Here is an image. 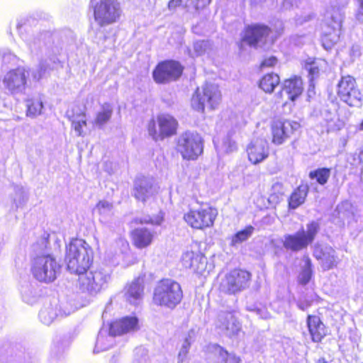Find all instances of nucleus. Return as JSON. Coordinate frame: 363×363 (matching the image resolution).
<instances>
[{
    "instance_id": "13",
    "label": "nucleus",
    "mask_w": 363,
    "mask_h": 363,
    "mask_svg": "<svg viewBox=\"0 0 363 363\" xmlns=\"http://www.w3.org/2000/svg\"><path fill=\"white\" fill-rule=\"evenodd\" d=\"M178 123L169 114H160L157 118V122L152 120L148 123L149 135L155 140H162L176 133Z\"/></svg>"
},
{
    "instance_id": "22",
    "label": "nucleus",
    "mask_w": 363,
    "mask_h": 363,
    "mask_svg": "<svg viewBox=\"0 0 363 363\" xmlns=\"http://www.w3.org/2000/svg\"><path fill=\"white\" fill-rule=\"evenodd\" d=\"M247 152L249 160L252 164H258L269 155L267 143L262 138L253 139L247 145Z\"/></svg>"
},
{
    "instance_id": "47",
    "label": "nucleus",
    "mask_w": 363,
    "mask_h": 363,
    "mask_svg": "<svg viewBox=\"0 0 363 363\" xmlns=\"http://www.w3.org/2000/svg\"><path fill=\"white\" fill-rule=\"evenodd\" d=\"M196 333L197 332L195 329H191L185 337L182 347L189 351L191 343L195 340Z\"/></svg>"
},
{
    "instance_id": "32",
    "label": "nucleus",
    "mask_w": 363,
    "mask_h": 363,
    "mask_svg": "<svg viewBox=\"0 0 363 363\" xmlns=\"http://www.w3.org/2000/svg\"><path fill=\"white\" fill-rule=\"evenodd\" d=\"M115 336V334H111V333H110V330H108V333L105 329L101 330L96 339L94 352L95 353H99L111 348L114 345Z\"/></svg>"
},
{
    "instance_id": "30",
    "label": "nucleus",
    "mask_w": 363,
    "mask_h": 363,
    "mask_svg": "<svg viewBox=\"0 0 363 363\" xmlns=\"http://www.w3.org/2000/svg\"><path fill=\"white\" fill-rule=\"evenodd\" d=\"M143 282L142 279L138 278L126 288L125 297L130 303L136 305L141 300L143 294Z\"/></svg>"
},
{
    "instance_id": "31",
    "label": "nucleus",
    "mask_w": 363,
    "mask_h": 363,
    "mask_svg": "<svg viewBox=\"0 0 363 363\" xmlns=\"http://www.w3.org/2000/svg\"><path fill=\"white\" fill-rule=\"evenodd\" d=\"M321 115L325 122L328 131L339 130L344 127V122L340 119L335 109L330 110L325 108L321 112Z\"/></svg>"
},
{
    "instance_id": "5",
    "label": "nucleus",
    "mask_w": 363,
    "mask_h": 363,
    "mask_svg": "<svg viewBox=\"0 0 363 363\" xmlns=\"http://www.w3.org/2000/svg\"><path fill=\"white\" fill-rule=\"evenodd\" d=\"M344 18L345 13L340 8H333L327 11L321 37L322 45L325 50H330L339 40Z\"/></svg>"
},
{
    "instance_id": "56",
    "label": "nucleus",
    "mask_w": 363,
    "mask_h": 363,
    "mask_svg": "<svg viewBox=\"0 0 363 363\" xmlns=\"http://www.w3.org/2000/svg\"><path fill=\"white\" fill-rule=\"evenodd\" d=\"M45 73V69L43 68V65H41L35 73L33 74V77L36 80L40 79Z\"/></svg>"
},
{
    "instance_id": "9",
    "label": "nucleus",
    "mask_w": 363,
    "mask_h": 363,
    "mask_svg": "<svg viewBox=\"0 0 363 363\" xmlns=\"http://www.w3.org/2000/svg\"><path fill=\"white\" fill-rule=\"evenodd\" d=\"M177 148L183 159L194 160L203 152V140L199 133L186 131L178 137Z\"/></svg>"
},
{
    "instance_id": "1",
    "label": "nucleus",
    "mask_w": 363,
    "mask_h": 363,
    "mask_svg": "<svg viewBox=\"0 0 363 363\" xmlns=\"http://www.w3.org/2000/svg\"><path fill=\"white\" fill-rule=\"evenodd\" d=\"M48 240L45 238H41L33 245L35 256L31 262L30 272L33 277L40 282L50 283L53 281L57 274L60 272V265L55 259L46 250Z\"/></svg>"
},
{
    "instance_id": "2",
    "label": "nucleus",
    "mask_w": 363,
    "mask_h": 363,
    "mask_svg": "<svg viewBox=\"0 0 363 363\" xmlns=\"http://www.w3.org/2000/svg\"><path fill=\"white\" fill-rule=\"evenodd\" d=\"M92 260V249L84 240H72L67 246L65 262L71 273L79 275L85 272Z\"/></svg>"
},
{
    "instance_id": "46",
    "label": "nucleus",
    "mask_w": 363,
    "mask_h": 363,
    "mask_svg": "<svg viewBox=\"0 0 363 363\" xmlns=\"http://www.w3.org/2000/svg\"><path fill=\"white\" fill-rule=\"evenodd\" d=\"M163 220V214L162 212L154 217L145 216L142 218H135L136 223H151L153 225H160Z\"/></svg>"
},
{
    "instance_id": "11",
    "label": "nucleus",
    "mask_w": 363,
    "mask_h": 363,
    "mask_svg": "<svg viewBox=\"0 0 363 363\" xmlns=\"http://www.w3.org/2000/svg\"><path fill=\"white\" fill-rule=\"evenodd\" d=\"M28 72L23 67H17L6 72L1 78L3 88L11 95L24 94L27 86Z\"/></svg>"
},
{
    "instance_id": "51",
    "label": "nucleus",
    "mask_w": 363,
    "mask_h": 363,
    "mask_svg": "<svg viewBox=\"0 0 363 363\" xmlns=\"http://www.w3.org/2000/svg\"><path fill=\"white\" fill-rule=\"evenodd\" d=\"M277 62V57H274V56H270L269 57H267L265 58L262 64H261V67L264 68V67H273L274 66Z\"/></svg>"
},
{
    "instance_id": "36",
    "label": "nucleus",
    "mask_w": 363,
    "mask_h": 363,
    "mask_svg": "<svg viewBox=\"0 0 363 363\" xmlns=\"http://www.w3.org/2000/svg\"><path fill=\"white\" fill-rule=\"evenodd\" d=\"M254 230V227L248 225L245 229L238 231L230 238V245L236 247L242 242L247 240L253 234Z\"/></svg>"
},
{
    "instance_id": "57",
    "label": "nucleus",
    "mask_w": 363,
    "mask_h": 363,
    "mask_svg": "<svg viewBox=\"0 0 363 363\" xmlns=\"http://www.w3.org/2000/svg\"><path fill=\"white\" fill-rule=\"evenodd\" d=\"M350 206V203L348 202L342 203L341 205L337 206V211H338V213H342V216L345 217L346 214L342 212L343 209H346Z\"/></svg>"
},
{
    "instance_id": "4",
    "label": "nucleus",
    "mask_w": 363,
    "mask_h": 363,
    "mask_svg": "<svg viewBox=\"0 0 363 363\" xmlns=\"http://www.w3.org/2000/svg\"><path fill=\"white\" fill-rule=\"evenodd\" d=\"M183 297L182 291L179 283L166 279L160 281L154 291L153 301L155 304L168 308H174Z\"/></svg>"
},
{
    "instance_id": "53",
    "label": "nucleus",
    "mask_w": 363,
    "mask_h": 363,
    "mask_svg": "<svg viewBox=\"0 0 363 363\" xmlns=\"http://www.w3.org/2000/svg\"><path fill=\"white\" fill-rule=\"evenodd\" d=\"M359 8L356 12V19L359 22H363V0H357Z\"/></svg>"
},
{
    "instance_id": "25",
    "label": "nucleus",
    "mask_w": 363,
    "mask_h": 363,
    "mask_svg": "<svg viewBox=\"0 0 363 363\" xmlns=\"http://www.w3.org/2000/svg\"><path fill=\"white\" fill-rule=\"evenodd\" d=\"M303 91V83L301 78L295 77L294 78L287 79L284 82L280 95L281 97H286V99L294 101Z\"/></svg>"
},
{
    "instance_id": "17",
    "label": "nucleus",
    "mask_w": 363,
    "mask_h": 363,
    "mask_svg": "<svg viewBox=\"0 0 363 363\" xmlns=\"http://www.w3.org/2000/svg\"><path fill=\"white\" fill-rule=\"evenodd\" d=\"M182 73L181 65L173 60L158 64L153 71V78L157 83H167L177 79Z\"/></svg>"
},
{
    "instance_id": "44",
    "label": "nucleus",
    "mask_w": 363,
    "mask_h": 363,
    "mask_svg": "<svg viewBox=\"0 0 363 363\" xmlns=\"http://www.w3.org/2000/svg\"><path fill=\"white\" fill-rule=\"evenodd\" d=\"M312 276V264L311 259L307 257L305 260V264L302 271L298 275V282L301 284L306 285L311 280Z\"/></svg>"
},
{
    "instance_id": "52",
    "label": "nucleus",
    "mask_w": 363,
    "mask_h": 363,
    "mask_svg": "<svg viewBox=\"0 0 363 363\" xmlns=\"http://www.w3.org/2000/svg\"><path fill=\"white\" fill-rule=\"evenodd\" d=\"M303 0H284L283 7L285 9H290L294 6L298 7V4H301Z\"/></svg>"
},
{
    "instance_id": "55",
    "label": "nucleus",
    "mask_w": 363,
    "mask_h": 363,
    "mask_svg": "<svg viewBox=\"0 0 363 363\" xmlns=\"http://www.w3.org/2000/svg\"><path fill=\"white\" fill-rule=\"evenodd\" d=\"M188 353V350L181 347L178 354V363H183L186 360Z\"/></svg>"
},
{
    "instance_id": "29",
    "label": "nucleus",
    "mask_w": 363,
    "mask_h": 363,
    "mask_svg": "<svg viewBox=\"0 0 363 363\" xmlns=\"http://www.w3.org/2000/svg\"><path fill=\"white\" fill-rule=\"evenodd\" d=\"M94 211L99 215L100 221L107 225L113 221L114 211L113 204L107 201H100L96 204Z\"/></svg>"
},
{
    "instance_id": "33",
    "label": "nucleus",
    "mask_w": 363,
    "mask_h": 363,
    "mask_svg": "<svg viewBox=\"0 0 363 363\" xmlns=\"http://www.w3.org/2000/svg\"><path fill=\"white\" fill-rule=\"evenodd\" d=\"M26 115L30 118H35L43 113V103L40 96L29 98L26 100Z\"/></svg>"
},
{
    "instance_id": "18",
    "label": "nucleus",
    "mask_w": 363,
    "mask_h": 363,
    "mask_svg": "<svg viewBox=\"0 0 363 363\" xmlns=\"http://www.w3.org/2000/svg\"><path fill=\"white\" fill-rule=\"evenodd\" d=\"M313 256L319 261L323 271H328L336 267L340 261L335 249L325 243L315 245Z\"/></svg>"
},
{
    "instance_id": "54",
    "label": "nucleus",
    "mask_w": 363,
    "mask_h": 363,
    "mask_svg": "<svg viewBox=\"0 0 363 363\" xmlns=\"http://www.w3.org/2000/svg\"><path fill=\"white\" fill-rule=\"evenodd\" d=\"M179 6H182L185 8V1L183 0H171L168 4L169 9H174Z\"/></svg>"
},
{
    "instance_id": "60",
    "label": "nucleus",
    "mask_w": 363,
    "mask_h": 363,
    "mask_svg": "<svg viewBox=\"0 0 363 363\" xmlns=\"http://www.w3.org/2000/svg\"><path fill=\"white\" fill-rule=\"evenodd\" d=\"M50 363H57V359H55V357H51Z\"/></svg>"
},
{
    "instance_id": "39",
    "label": "nucleus",
    "mask_w": 363,
    "mask_h": 363,
    "mask_svg": "<svg viewBox=\"0 0 363 363\" xmlns=\"http://www.w3.org/2000/svg\"><path fill=\"white\" fill-rule=\"evenodd\" d=\"M20 292L23 301L28 304H33L36 300V292L29 282H24L21 285Z\"/></svg>"
},
{
    "instance_id": "58",
    "label": "nucleus",
    "mask_w": 363,
    "mask_h": 363,
    "mask_svg": "<svg viewBox=\"0 0 363 363\" xmlns=\"http://www.w3.org/2000/svg\"><path fill=\"white\" fill-rule=\"evenodd\" d=\"M310 305H311V303L308 301H298L297 303L298 307L302 311L306 310L310 306Z\"/></svg>"
},
{
    "instance_id": "15",
    "label": "nucleus",
    "mask_w": 363,
    "mask_h": 363,
    "mask_svg": "<svg viewBox=\"0 0 363 363\" xmlns=\"http://www.w3.org/2000/svg\"><path fill=\"white\" fill-rule=\"evenodd\" d=\"M337 94L340 99L350 106H357L361 100V93L356 87L354 77H342L337 85Z\"/></svg>"
},
{
    "instance_id": "35",
    "label": "nucleus",
    "mask_w": 363,
    "mask_h": 363,
    "mask_svg": "<svg viewBox=\"0 0 363 363\" xmlns=\"http://www.w3.org/2000/svg\"><path fill=\"white\" fill-rule=\"evenodd\" d=\"M279 77L274 73L264 75L259 82V87L266 93H272L279 84Z\"/></svg>"
},
{
    "instance_id": "50",
    "label": "nucleus",
    "mask_w": 363,
    "mask_h": 363,
    "mask_svg": "<svg viewBox=\"0 0 363 363\" xmlns=\"http://www.w3.org/2000/svg\"><path fill=\"white\" fill-rule=\"evenodd\" d=\"M362 55L361 47L359 45H353L350 49V55L352 60L359 57Z\"/></svg>"
},
{
    "instance_id": "45",
    "label": "nucleus",
    "mask_w": 363,
    "mask_h": 363,
    "mask_svg": "<svg viewBox=\"0 0 363 363\" xmlns=\"http://www.w3.org/2000/svg\"><path fill=\"white\" fill-rule=\"evenodd\" d=\"M195 56H201L206 53L211 48V43L208 40H199L194 43Z\"/></svg>"
},
{
    "instance_id": "34",
    "label": "nucleus",
    "mask_w": 363,
    "mask_h": 363,
    "mask_svg": "<svg viewBox=\"0 0 363 363\" xmlns=\"http://www.w3.org/2000/svg\"><path fill=\"white\" fill-rule=\"evenodd\" d=\"M308 194V186L306 185L299 186L290 196L289 201V208L295 209L301 205L306 199Z\"/></svg>"
},
{
    "instance_id": "40",
    "label": "nucleus",
    "mask_w": 363,
    "mask_h": 363,
    "mask_svg": "<svg viewBox=\"0 0 363 363\" xmlns=\"http://www.w3.org/2000/svg\"><path fill=\"white\" fill-rule=\"evenodd\" d=\"M72 128L74 129L77 136H84V128L86 126V116L84 113L77 116H73L71 118Z\"/></svg>"
},
{
    "instance_id": "49",
    "label": "nucleus",
    "mask_w": 363,
    "mask_h": 363,
    "mask_svg": "<svg viewBox=\"0 0 363 363\" xmlns=\"http://www.w3.org/2000/svg\"><path fill=\"white\" fill-rule=\"evenodd\" d=\"M272 33H270V39L273 41L279 35H281L284 30V25L281 21H277L274 23V28L272 29Z\"/></svg>"
},
{
    "instance_id": "26",
    "label": "nucleus",
    "mask_w": 363,
    "mask_h": 363,
    "mask_svg": "<svg viewBox=\"0 0 363 363\" xmlns=\"http://www.w3.org/2000/svg\"><path fill=\"white\" fill-rule=\"evenodd\" d=\"M307 325L313 342H319L326 335L325 326L318 316L308 315Z\"/></svg>"
},
{
    "instance_id": "43",
    "label": "nucleus",
    "mask_w": 363,
    "mask_h": 363,
    "mask_svg": "<svg viewBox=\"0 0 363 363\" xmlns=\"http://www.w3.org/2000/svg\"><path fill=\"white\" fill-rule=\"evenodd\" d=\"M28 195L22 186H16L13 195V201L16 208H21L27 201Z\"/></svg>"
},
{
    "instance_id": "19",
    "label": "nucleus",
    "mask_w": 363,
    "mask_h": 363,
    "mask_svg": "<svg viewBox=\"0 0 363 363\" xmlns=\"http://www.w3.org/2000/svg\"><path fill=\"white\" fill-rule=\"evenodd\" d=\"M300 127L298 123L291 121H277L272 125V142L276 145L282 144L295 130Z\"/></svg>"
},
{
    "instance_id": "37",
    "label": "nucleus",
    "mask_w": 363,
    "mask_h": 363,
    "mask_svg": "<svg viewBox=\"0 0 363 363\" xmlns=\"http://www.w3.org/2000/svg\"><path fill=\"white\" fill-rule=\"evenodd\" d=\"M113 113V108L109 104L102 105L101 110L97 112L94 123L101 126L106 123L111 118Z\"/></svg>"
},
{
    "instance_id": "20",
    "label": "nucleus",
    "mask_w": 363,
    "mask_h": 363,
    "mask_svg": "<svg viewBox=\"0 0 363 363\" xmlns=\"http://www.w3.org/2000/svg\"><path fill=\"white\" fill-rule=\"evenodd\" d=\"M157 193L153 179L149 177H138L134 182L133 195L138 201L145 202Z\"/></svg>"
},
{
    "instance_id": "48",
    "label": "nucleus",
    "mask_w": 363,
    "mask_h": 363,
    "mask_svg": "<svg viewBox=\"0 0 363 363\" xmlns=\"http://www.w3.org/2000/svg\"><path fill=\"white\" fill-rule=\"evenodd\" d=\"M314 17L313 13L310 9L303 11L301 15H298L295 19L296 24L302 25L303 23L309 21Z\"/></svg>"
},
{
    "instance_id": "7",
    "label": "nucleus",
    "mask_w": 363,
    "mask_h": 363,
    "mask_svg": "<svg viewBox=\"0 0 363 363\" xmlns=\"http://www.w3.org/2000/svg\"><path fill=\"white\" fill-rule=\"evenodd\" d=\"M319 230V224L312 221L307 224L306 230L301 228L294 234L284 236L283 245L285 249L293 252H298L306 248L315 239Z\"/></svg>"
},
{
    "instance_id": "23",
    "label": "nucleus",
    "mask_w": 363,
    "mask_h": 363,
    "mask_svg": "<svg viewBox=\"0 0 363 363\" xmlns=\"http://www.w3.org/2000/svg\"><path fill=\"white\" fill-rule=\"evenodd\" d=\"M74 311L73 308L69 310L57 309V303H51L45 304L40 311L39 319L45 325H50L57 317H65Z\"/></svg>"
},
{
    "instance_id": "63",
    "label": "nucleus",
    "mask_w": 363,
    "mask_h": 363,
    "mask_svg": "<svg viewBox=\"0 0 363 363\" xmlns=\"http://www.w3.org/2000/svg\"><path fill=\"white\" fill-rule=\"evenodd\" d=\"M313 82H311V86H314V84H312Z\"/></svg>"
},
{
    "instance_id": "28",
    "label": "nucleus",
    "mask_w": 363,
    "mask_h": 363,
    "mask_svg": "<svg viewBox=\"0 0 363 363\" xmlns=\"http://www.w3.org/2000/svg\"><path fill=\"white\" fill-rule=\"evenodd\" d=\"M133 245L140 249L149 246L153 240L154 233L146 228H137L131 233Z\"/></svg>"
},
{
    "instance_id": "62",
    "label": "nucleus",
    "mask_w": 363,
    "mask_h": 363,
    "mask_svg": "<svg viewBox=\"0 0 363 363\" xmlns=\"http://www.w3.org/2000/svg\"><path fill=\"white\" fill-rule=\"evenodd\" d=\"M359 129H360V130H363V121H362V123H360Z\"/></svg>"
},
{
    "instance_id": "3",
    "label": "nucleus",
    "mask_w": 363,
    "mask_h": 363,
    "mask_svg": "<svg viewBox=\"0 0 363 363\" xmlns=\"http://www.w3.org/2000/svg\"><path fill=\"white\" fill-rule=\"evenodd\" d=\"M96 23L101 27L117 23L123 11L118 0H90Z\"/></svg>"
},
{
    "instance_id": "21",
    "label": "nucleus",
    "mask_w": 363,
    "mask_h": 363,
    "mask_svg": "<svg viewBox=\"0 0 363 363\" xmlns=\"http://www.w3.org/2000/svg\"><path fill=\"white\" fill-rule=\"evenodd\" d=\"M184 267L191 269L193 272L202 274L206 269V257L199 252L187 250L184 252L181 258Z\"/></svg>"
},
{
    "instance_id": "10",
    "label": "nucleus",
    "mask_w": 363,
    "mask_h": 363,
    "mask_svg": "<svg viewBox=\"0 0 363 363\" xmlns=\"http://www.w3.org/2000/svg\"><path fill=\"white\" fill-rule=\"evenodd\" d=\"M218 215L216 208L207 205L191 207L184 215V220L192 228L203 230L213 226Z\"/></svg>"
},
{
    "instance_id": "42",
    "label": "nucleus",
    "mask_w": 363,
    "mask_h": 363,
    "mask_svg": "<svg viewBox=\"0 0 363 363\" xmlns=\"http://www.w3.org/2000/svg\"><path fill=\"white\" fill-rule=\"evenodd\" d=\"M322 62L320 60H312L311 59L306 62L304 67L308 73L310 82H312L318 77L320 66Z\"/></svg>"
},
{
    "instance_id": "6",
    "label": "nucleus",
    "mask_w": 363,
    "mask_h": 363,
    "mask_svg": "<svg viewBox=\"0 0 363 363\" xmlns=\"http://www.w3.org/2000/svg\"><path fill=\"white\" fill-rule=\"evenodd\" d=\"M221 102V93L218 86L207 83L201 89L198 88L191 98V106L198 111H203L206 107L216 109Z\"/></svg>"
},
{
    "instance_id": "38",
    "label": "nucleus",
    "mask_w": 363,
    "mask_h": 363,
    "mask_svg": "<svg viewBox=\"0 0 363 363\" xmlns=\"http://www.w3.org/2000/svg\"><path fill=\"white\" fill-rule=\"evenodd\" d=\"M213 142L218 154H228L237 150L236 143L228 136L224 138L220 144L217 143L216 140Z\"/></svg>"
},
{
    "instance_id": "27",
    "label": "nucleus",
    "mask_w": 363,
    "mask_h": 363,
    "mask_svg": "<svg viewBox=\"0 0 363 363\" xmlns=\"http://www.w3.org/2000/svg\"><path fill=\"white\" fill-rule=\"evenodd\" d=\"M207 352L217 358L218 363H240L241 359L233 353H229L216 344H210L206 347Z\"/></svg>"
},
{
    "instance_id": "8",
    "label": "nucleus",
    "mask_w": 363,
    "mask_h": 363,
    "mask_svg": "<svg viewBox=\"0 0 363 363\" xmlns=\"http://www.w3.org/2000/svg\"><path fill=\"white\" fill-rule=\"evenodd\" d=\"M78 278L79 289L91 295H96L106 289L110 274L103 269L86 270Z\"/></svg>"
},
{
    "instance_id": "16",
    "label": "nucleus",
    "mask_w": 363,
    "mask_h": 363,
    "mask_svg": "<svg viewBox=\"0 0 363 363\" xmlns=\"http://www.w3.org/2000/svg\"><path fill=\"white\" fill-rule=\"evenodd\" d=\"M215 326L219 334L228 337L237 335L241 330V324L234 311L220 312L216 320Z\"/></svg>"
},
{
    "instance_id": "12",
    "label": "nucleus",
    "mask_w": 363,
    "mask_h": 363,
    "mask_svg": "<svg viewBox=\"0 0 363 363\" xmlns=\"http://www.w3.org/2000/svg\"><path fill=\"white\" fill-rule=\"evenodd\" d=\"M250 274L245 270L234 269L221 279L219 290L226 294H235L249 286Z\"/></svg>"
},
{
    "instance_id": "41",
    "label": "nucleus",
    "mask_w": 363,
    "mask_h": 363,
    "mask_svg": "<svg viewBox=\"0 0 363 363\" xmlns=\"http://www.w3.org/2000/svg\"><path fill=\"white\" fill-rule=\"evenodd\" d=\"M330 176V169L329 168H318L315 170L311 171L309 173V177L311 179H315L316 182L320 184L324 185L328 182Z\"/></svg>"
},
{
    "instance_id": "61",
    "label": "nucleus",
    "mask_w": 363,
    "mask_h": 363,
    "mask_svg": "<svg viewBox=\"0 0 363 363\" xmlns=\"http://www.w3.org/2000/svg\"><path fill=\"white\" fill-rule=\"evenodd\" d=\"M316 363H327L324 359H319Z\"/></svg>"
},
{
    "instance_id": "59",
    "label": "nucleus",
    "mask_w": 363,
    "mask_h": 363,
    "mask_svg": "<svg viewBox=\"0 0 363 363\" xmlns=\"http://www.w3.org/2000/svg\"><path fill=\"white\" fill-rule=\"evenodd\" d=\"M62 351L60 350V353H59V363L62 362Z\"/></svg>"
},
{
    "instance_id": "24",
    "label": "nucleus",
    "mask_w": 363,
    "mask_h": 363,
    "mask_svg": "<svg viewBox=\"0 0 363 363\" xmlns=\"http://www.w3.org/2000/svg\"><path fill=\"white\" fill-rule=\"evenodd\" d=\"M109 328L111 334L121 335L138 330V320L136 317L127 316L113 322Z\"/></svg>"
},
{
    "instance_id": "14",
    "label": "nucleus",
    "mask_w": 363,
    "mask_h": 363,
    "mask_svg": "<svg viewBox=\"0 0 363 363\" xmlns=\"http://www.w3.org/2000/svg\"><path fill=\"white\" fill-rule=\"evenodd\" d=\"M270 33H272L271 28L265 25L257 23L247 26L242 33L240 48L244 49L245 45L255 48L267 38H270Z\"/></svg>"
}]
</instances>
